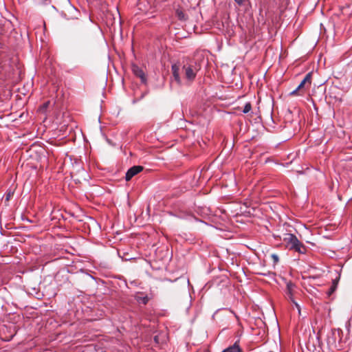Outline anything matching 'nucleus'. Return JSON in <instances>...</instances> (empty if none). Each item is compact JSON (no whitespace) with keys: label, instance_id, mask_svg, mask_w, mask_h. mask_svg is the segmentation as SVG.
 Wrapping results in <instances>:
<instances>
[{"label":"nucleus","instance_id":"8","mask_svg":"<svg viewBox=\"0 0 352 352\" xmlns=\"http://www.w3.org/2000/svg\"><path fill=\"white\" fill-rule=\"evenodd\" d=\"M135 300L138 303L146 305L149 300V298L147 295H144L142 293H138L135 296Z\"/></svg>","mask_w":352,"mask_h":352},{"label":"nucleus","instance_id":"2","mask_svg":"<svg viewBox=\"0 0 352 352\" xmlns=\"http://www.w3.org/2000/svg\"><path fill=\"white\" fill-rule=\"evenodd\" d=\"M199 69L200 67L196 63H186L183 65L182 72L187 84H190L195 80Z\"/></svg>","mask_w":352,"mask_h":352},{"label":"nucleus","instance_id":"10","mask_svg":"<svg viewBox=\"0 0 352 352\" xmlns=\"http://www.w3.org/2000/svg\"><path fill=\"white\" fill-rule=\"evenodd\" d=\"M133 72L135 73V74L138 76L139 78H140L142 79V80H145V75H144V72L139 69L138 67H134L133 69Z\"/></svg>","mask_w":352,"mask_h":352},{"label":"nucleus","instance_id":"6","mask_svg":"<svg viewBox=\"0 0 352 352\" xmlns=\"http://www.w3.org/2000/svg\"><path fill=\"white\" fill-rule=\"evenodd\" d=\"M171 69H172V73H173L175 80L179 85H182V80L180 76V73H179L180 69H179V65H177L176 64L173 65Z\"/></svg>","mask_w":352,"mask_h":352},{"label":"nucleus","instance_id":"3","mask_svg":"<svg viewBox=\"0 0 352 352\" xmlns=\"http://www.w3.org/2000/svg\"><path fill=\"white\" fill-rule=\"evenodd\" d=\"M311 83V74L308 73L301 82L298 85L297 88L291 92V95H302L305 92V87L309 88Z\"/></svg>","mask_w":352,"mask_h":352},{"label":"nucleus","instance_id":"15","mask_svg":"<svg viewBox=\"0 0 352 352\" xmlns=\"http://www.w3.org/2000/svg\"><path fill=\"white\" fill-rule=\"evenodd\" d=\"M239 6H241L243 3V0H234Z\"/></svg>","mask_w":352,"mask_h":352},{"label":"nucleus","instance_id":"16","mask_svg":"<svg viewBox=\"0 0 352 352\" xmlns=\"http://www.w3.org/2000/svg\"><path fill=\"white\" fill-rule=\"evenodd\" d=\"M10 196H11V193H10V192H9V193L7 195V196H6V200H7V201H8V200L10 199Z\"/></svg>","mask_w":352,"mask_h":352},{"label":"nucleus","instance_id":"5","mask_svg":"<svg viewBox=\"0 0 352 352\" xmlns=\"http://www.w3.org/2000/svg\"><path fill=\"white\" fill-rule=\"evenodd\" d=\"M295 287H296V285L292 282H291V281L287 282V287H286V293H287V296H289V299L294 302L296 308L298 309V311L300 312V309L299 305L297 302H294V300H293V292H294V289Z\"/></svg>","mask_w":352,"mask_h":352},{"label":"nucleus","instance_id":"4","mask_svg":"<svg viewBox=\"0 0 352 352\" xmlns=\"http://www.w3.org/2000/svg\"><path fill=\"white\" fill-rule=\"evenodd\" d=\"M143 169L144 168L142 166H133L127 170L125 175V179L126 181L131 180L133 177L142 171Z\"/></svg>","mask_w":352,"mask_h":352},{"label":"nucleus","instance_id":"14","mask_svg":"<svg viewBox=\"0 0 352 352\" xmlns=\"http://www.w3.org/2000/svg\"><path fill=\"white\" fill-rule=\"evenodd\" d=\"M272 258H273L274 263H277L278 261V256L276 254H272Z\"/></svg>","mask_w":352,"mask_h":352},{"label":"nucleus","instance_id":"11","mask_svg":"<svg viewBox=\"0 0 352 352\" xmlns=\"http://www.w3.org/2000/svg\"><path fill=\"white\" fill-rule=\"evenodd\" d=\"M176 16L179 20L186 21L187 19V16L184 13V12L182 9L176 10Z\"/></svg>","mask_w":352,"mask_h":352},{"label":"nucleus","instance_id":"12","mask_svg":"<svg viewBox=\"0 0 352 352\" xmlns=\"http://www.w3.org/2000/svg\"><path fill=\"white\" fill-rule=\"evenodd\" d=\"M251 109H252V105H251L250 102H247L244 106L243 112L244 113H248V112H250L251 111Z\"/></svg>","mask_w":352,"mask_h":352},{"label":"nucleus","instance_id":"9","mask_svg":"<svg viewBox=\"0 0 352 352\" xmlns=\"http://www.w3.org/2000/svg\"><path fill=\"white\" fill-rule=\"evenodd\" d=\"M337 334L333 333V336L329 338L328 341L329 345L334 349H339L340 348V344L336 343L335 340Z\"/></svg>","mask_w":352,"mask_h":352},{"label":"nucleus","instance_id":"13","mask_svg":"<svg viewBox=\"0 0 352 352\" xmlns=\"http://www.w3.org/2000/svg\"><path fill=\"white\" fill-rule=\"evenodd\" d=\"M50 104V101H47L45 102H44L41 107H40V111H45L47 108H48V106Z\"/></svg>","mask_w":352,"mask_h":352},{"label":"nucleus","instance_id":"1","mask_svg":"<svg viewBox=\"0 0 352 352\" xmlns=\"http://www.w3.org/2000/svg\"><path fill=\"white\" fill-rule=\"evenodd\" d=\"M283 241L286 243L287 248L289 250H294L300 254L306 253V247L298 239L296 236L294 234H285Z\"/></svg>","mask_w":352,"mask_h":352},{"label":"nucleus","instance_id":"7","mask_svg":"<svg viewBox=\"0 0 352 352\" xmlns=\"http://www.w3.org/2000/svg\"><path fill=\"white\" fill-rule=\"evenodd\" d=\"M222 352H243V351L240 346L239 341L237 340L234 344L225 349Z\"/></svg>","mask_w":352,"mask_h":352}]
</instances>
